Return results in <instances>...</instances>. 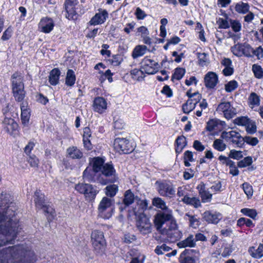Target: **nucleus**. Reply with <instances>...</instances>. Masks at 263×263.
<instances>
[{
	"label": "nucleus",
	"mask_w": 263,
	"mask_h": 263,
	"mask_svg": "<svg viewBox=\"0 0 263 263\" xmlns=\"http://www.w3.org/2000/svg\"><path fill=\"white\" fill-rule=\"evenodd\" d=\"M12 198L9 194H2L0 197V246L14 239L18 233V224L13 220L14 211L10 209Z\"/></svg>",
	"instance_id": "nucleus-1"
},
{
	"label": "nucleus",
	"mask_w": 263,
	"mask_h": 263,
	"mask_svg": "<svg viewBox=\"0 0 263 263\" xmlns=\"http://www.w3.org/2000/svg\"><path fill=\"white\" fill-rule=\"evenodd\" d=\"M23 80V74L17 71L14 72L11 76V81L13 96L15 101L17 102H22L26 96Z\"/></svg>",
	"instance_id": "nucleus-2"
},
{
	"label": "nucleus",
	"mask_w": 263,
	"mask_h": 263,
	"mask_svg": "<svg viewBox=\"0 0 263 263\" xmlns=\"http://www.w3.org/2000/svg\"><path fill=\"white\" fill-rule=\"evenodd\" d=\"M9 253L11 254L12 258L9 260H12L14 263H26L29 260H32L34 262V258H33V253L30 251H26L24 250L22 246H14L10 248Z\"/></svg>",
	"instance_id": "nucleus-3"
},
{
	"label": "nucleus",
	"mask_w": 263,
	"mask_h": 263,
	"mask_svg": "<svg viewBox=\"0 0 263 263\" xmlns=\"http://www.w3.org/2000/svg\"><path fill=\"white\" fill-rule=\"evenodd\" d=\"M99 171L106 177L115 176L116 172L113 165H89L84 171L83 174L87 177L88 175L92 176Z\"/></svg>",
	"instance_id": "nucleus-4"
},
{
	"label": "nucleus",
	"mask_w": 263,
	"mask_h": 263,
	"mask_svg": "<svg viewBox=\"0 0 263 263\" xmlns=\"http://www.w3.org/2000/svg\"><path fill=\"white\" fill-rule=\"evenodd\" d=\"M92 246L97 253L102 255L105 250V240L103 233L98 230H94L91 234Z\"/></svg>",
	"instance_id": "nucleus-5"
},
{
	"label": "nucleus",
	"mask_w": 263,
	"mask_h": 263,
	"mask_svg": "<svg viewBox=\"0 0 263 263\" xmlns=\"http://www.w3.org/2000/svg\"><path fill=\"white\" fill-rule=\"evenodd\" d=\"M113 200L107 197H104L98 206L99 215L104 219H109L113 213Z\"/></svg>",
	"instance_id": "nucleus-6"
},
{
	"label": "nucleus",
	"mask_w": 263,
	"mask_h": 263,
	"mask_svg": "<svg viewBox=\"0 0 263 263\" xmlns=\"http://www.w3.org/2000/svg\"><path fill=\"white\" fill-rule=\"evenodd\" d=\"M221 137L234 147H241L244 145V137H242L239 133L235 130L229 132H223Z\"/></svg>",
	"instance_id": "nucleus-7"
},
{
	"label": "nucleus",
	"mask_w": 263,
	"mask_h": 263,
	"mask_svg": "<svg viewBox=\"0 0 263 263\" xmlns=\"http://www.w3.org/2000/svg\"><path fill=\"white\" fill-rule=\"evenodd\" d=\"M155 185L159 194L162 196L172 197L175 194L173 185L168 181L157 180Z\"/></svg>",
	"instance_id": "nucleus-8"
},
{
	"label": "nucleus",
	"mask_w": 263,
	"mask_h": 263,
	"mask_svg": "<svg viewBox=\"0 0 263 263\" xmlns=\"http://www.w3.org/2000/svg\"><path fill=\"white\" fill-rule=\"evenodd\" d=\"M161 234L166 235L167 238L172 242L180 239L182 236V232L178 229L175 221H171L168 228L163 229L161 231Z\"/></svg>",
	"instance_id": "nucleus-9"
},
{
	"label": "nucleus",
	"mask_w": 263,
	"mask_h": 263,
	"mask_svg": "<svg viewBox=\"0 0 263 263\" xmlns=\"http://www.w3.org/2000/svg\"><path fill=\"white\" fill-rule=\"evenodd\" d=\"M114 145L115 149L120 153L128 154L134 149V146L126 138H116L114 141Z\"/></svg>",
	"instance_id": "nucleus-10"
},
{
	"label": "nucleus",
	"mask_w": 263,
	"mask_h": 263,
	"mask_svg": "<svg viewBox=\"0 0 263 263\" xmlns=\"http://www.w3.org/2000/svg\"><path fill=\"white\" fill-rule=\"evenodd\" d=\"M141 67L142 71L148 74H153L156 73L159 67L158 62L153 59L145 57L141 62Z\"/></svg>",
	"instance_id": "nucleus-11"
},
{
	"label": "nucleus",
	"mask_w": 263,
	"mask_h": 263,
	"mask_svg": "<svg viewBox=\"0 0 263 263\" xmlns=\"http://www.w3.org/2000/svg\"><path fill=\"white\" fill-rule=\"evenodd\" d=\"M136 226L142 235H146L152 232V224L149 218L144 214H140L138 217Z\"/></svg>",
	"instance_id": "nucleus-12"
},
{
	"label": "nucleus",
	"mask_w": 263,
	"mask_h": 263,
	"mask_svg": "<svg viewBox=\"0 0 263 263\" xmlns=\"http://www.w3.org/2000/svg\"><path fill=\"white\" fill-rule=\"evenodd\" d=\"M172 218V212L170 210L160 212L157 213L154 219V223L157 230L161 233V231L162 230L161 229L162 225L167 221H174Z\"/></svg>",
	"instance_id": "nucleus-13"
},
{
	"label": "nucleus",
	"mask_w": 263,
	"mask_h": 263,
	"mask_svg": "<svg viewBox=\"0 0 263 263\" xmlns=\"http://www.w3.org/2000/svg\"><path fill=\"white\" fill-rule=\"evenodd\" d=\"M3 129L9 135L15 137L17 134L18 124L11 118L6 117L3 123Z\"/></svg>",
	"instance_id": "nucleus-14"
},
{
	"label": "nucleus",
	"mask_w": 263,
	"mask_h": 263,
	"mask_svg": "<svg viewBox=\"0 0 263 263\" xmlns=\"http://www.w3.org/2000/svg\"><path fill=\"white\" fill-rule=\"evenodd\" d=\"M78 3V0L65 1V9L67 13L66 16L68 20H74L76 18L77 13L74 7Z\"/></svg>",
	"instance_id": "nucleus-15"
},
{
	"label": "nucleus",
	"mask_w": 263,
	"mask_h": 263,
	"mask_svg": "<svg viewBox=\"0 0 263 263\" xmlns=\"http://www.w3.org/2000/svg\"><path fill=\"white\" fill-rule=\"evenodd\" d=\"M107 108V103L105 98L102 97L95 98L93 102V108L95 111L102 114L106 110Z\"/></svg>",
	"instance_id": "nucleus-16"
},
{
	"label": "nucleus",
	"mask_w": 263,
	"mask_h": 263,
	"mask_svg": "<svg viewBox=\"0 0 263 263\" xmlns=\"http://www.w3.org/2000/svg\"><path fill=\"white\" fill-rule=\"evenodd\" d=\"M39 26L42 32L48 33L53 30L54 24L52 19L49 17H44L41 19Z\"/></svg>",
	"instance_id": "nucleus-17"
},
{
	"label": "nucleus",
	"mask_w": 263,
	"mask_h": 263,
	"mask_svg": "<svg viewBox=\"0 0 263 263\" xmlns=\"http://www.w3.org/2000/svg\"><path fill=\"white\" fill-rule=\"evenodd\" d=\"M108 12L106 10H99V12L95 14L89 21L91 25L102 24L105 22L108 17Z\"/></svg>",
	"instance_id": "nucleus-18"
},
{
	"label": "nucleus",
	"mask_w": 263,
	"mask_h": 263,
	"mask_svg": "<svg viewBox=\"0 0 263 263\" xmlns=\"http://www.w3.org/2000/svg\"><path fill=\"white\" fill-rule=\"evenodd\" d=\"M197 189L203 202H209L211 201L213 195L206 190L205 185L201 183L199 184Z\"/></svg>",
	"instance_id": "nucleus-19"
},
{
	"label": "nucleus",
	"mask_w": 263,
	"mask_h": 263,
	"mask_svg": "<svg viewBox=\"0 0 263 263\" xmlns=\"http://www.w3.org/2000/svg\"><path fill=\"white\" fill-rule=\"evenodd\" d=\"M180 248L190 247L193 248L196 246V240L193 235H190L186 239L177 243Z\"/></svg>",
	"instance_id": "nucleus-20"
},
{
	"label": "nucleus",
	"mask_w": 263,
	"mask_h": 263,
	"mask_svg": "<svg viewBox=\"0 0 263 263\" xmlns=\"http://www.w3.org/2000/svg\"><path fill=\"white\" fill-rule=\"evenodd\" d=\"M147 50V48L145 45H137L133 49L132 57L134 59L144 55Z\"/></svg>",
	"instance_id": "nucleus-21"
},
{
	"label": "nucleus",
	"mask_w": 263,
	"mask_h": 263,
	"mask_svg": "<svg viewBox=\"0 0 263 263\" xmlns=\"http://www.w3.org/2000/svg\"><path fill=\"white\" fill-rule=\"evenodd\" d=\"M61 72L58 68L53 69L49 76V82L52 85H56L59 83Z\"/></svg>",
	"instance_id": "nucleus-22"
},
{
	"label": "nucleus",
	"mask_w": 263,
	"mask_h": 263,
	"mask_svg": "<svg viewBox=\"0 0 263 263\" xmlns=\"http://www.w3.org/2000/svg\"><path fill=\"white\" fill-rule=\"evenodd\" d=\"M67 156L72 159H80L83 157L82 152L76 146L69 147L67 149Z\"/></svg>",
	"instance_id": "nucleus-23"
},
{
	"label": "nucleus",
	"mask_w": 263,
	"mask_h": 263,
	"mask_svg": "<svg viewBox=\"0 0 263 263\" xmlns=\"http://www.w3.org/2000/svg\"><path fill=\"white\" fill-rule=\"evenodd\" d=\"M88 190L85 192L84 195L86 199L88 201H92L95 199L98 191L96 187H94L91 184H89V187Z\"/></svg>",
	"instance_id": "nucleus-24"
},
{
	"label": "nucleus",
	"mask_w": 263,
	"mask_h": 263,
	"mask_svg": "<svg viewBox=\"0 0 263 263\" xmlns=\"http://www.w3.org/2000/svg\"><path fill=\"white\" fill-rule=\"evenodd\" d=\"M175 150L177 154H180L186 145V138L181 136H179L175 141Z\"/></svg>",
	"instance_id": "nucleus-25"
},
{
	"label": "nucleus",
	"mask_w": 263,
	"mask_h": 263,
	"mask_svg": "<svg viewBox=\"0 0 263 263\" xmlns=\"http://www.w3.org/2000/svg\"><path fill=\"white\" fill-rule=\"evenodd\" d=\"M182 201L186 204L193 206L195 208L200 207L201 202L198 197H190L189 196L183 198Z\"/></svg>",
	"instance_id": "nucleus-26"
},
{
	"label": "nucleus",
	"mask_w": 263,
	"mask_h": 263,
	"mask_svg": "<svg viewBox=\"0 0 263 263\" xmlns=\"http://www.w3.org/2000/svg\"><path fill=\"white\" fill-rule=\"evenodd\" d=\"M204 85L209 89L214 88V72L209 71L204 76Z\"/></svg>",
	"instance_id": "nucleus-27"
},
{
	"label": "nucleus",
	"mask_w": 263,
	"mask_h": 263,
	"mask_svg": "<svg viewBox=\"0 0 263 263\" xmlns=\"http://www.w3.org/2000/svg\"><path fill=\"white\" fill-rule=\"evenodd\" d=\"M76 80V77L74 72L72 69H68L66 73L65 84L67 86L72 87L75 84Z\"/></svg>",
	"instance_id": "nucleus-28"
},
{
	"label": "nucleus",
	"mask_w": 263,
	"mask_h": 263,
	"mask_svg": "<svg viewBox=\"0 0 263 263\" xmlns=\"http://www.w3.org/2000/svg\"><path fill=\"white\" fill-rule=\"evenodd\" d=\"M250 6L248 3L240 2L235 5V10L238 13L246 14L249 11Z\"/></svg>",
	"instance_id": "nucleus-29"
},
{
	"label": "nucleus",
	"mask_w": 263,
	"mask_h": 263,
	"mask_svg": "<svg viewBox=\"0 0 263 263\" xmlns=\"http://www.w3.org/2000/svg\"><path fill=\"white\" fill-rule=\"evenodd\" d=\"M153 204L159 209L165 211H169L167 206L166 205L165 201L161 198L156 197L153 200Z\"/></svg>",
	"instance_id": "nucleus-30"
},
{
	"label": "nucleus",
	"mask_w": 263,
	"mask_h": 263,
	"mask_svg": "<svg viewBox=\"0 0 263 263\" xmlns=\"http://www.w3.org/2000/svg\"><path fill=\"white\" fill-rule=\"evenodd\" d=\"M198 63L201 66H206L210 63L209 55L204 52L198 53Z\"/></svg>",
	"instance_id": "nucleus-31"
},
{
	"label": "nucleus",
	"mask_w": 263,
	"mask_h": 263,
	"mask_svg": "<svg viewBox=\"0 0 263 263\" xmlns=\"http://www.w3.org/2000/svg\"><path fill=\"white\" fill-rule=\"evenodd\" d=\"M34 201L36 207L38 208H42L45 205L44 196L42 194H40L39 192L36 191L35 193Z\"/></svg>",
	"instance_id": "nucleus-32"
},
{
	"label": "nucleus",
	"mask_w": 263,
	"mask_h": 263,
	"mask_svg": "<svg viewBox=\"0 0 263 263\" xmlns=\"http://www.w3.org/2000/svg\"><path fill=\"white\" fill-rule=\"evenodd\" d=\"M135 199L134 194L130 190H127L124 194V198L123 201L126 205H129L133 203Z\"/></svg>",
	"instance_id": "nucleus-33"
},
{
	"label": "nucleus",
	"mask_w": 263,
	"mask_h": 263,
	"mask_svg": "<svg viewBox=\"0 0 263 263\" xmlns=\"http://www.w3.org/2000/svg\"><path fill=\"white\" fill-rule=\"evenodd\" d=\"M185 73V69L180 67L176 68L175 72L172 77V81H174L175 79L177 80H180L183 77Z\"/></svg>",
	"instance_id": "nucleus-34"
},
{
	"label": "nucleus",
	"mask_w": 263,
	"mask_h": 263,
	"mask_svg": "<svg viewBox=\"0 0 263 263\" xmlns=\"http://www.w3.org/2000/svg\"><path fill=\"white\" fill-rule=\"evenodd\" d=\"M202 133L207 136L214 135V119H210L207 122L205 130L203 131Z\"/></svg>",
	"instance_id": "nucleus-35"
},
{
	"label": "nucleus",
	"mask_w": 263,
	"mask_h": 263,
	"mask_svg": "<svg viewBox=\"0 0 263 263\" xmlns=\"http://www.w3.org/2000/svg\"><path fill=\"white\" fill-rule=\"evenodd\" d=\"M118 190V187L117 185H109L105 187V194L108 196L114 197L116 194Z\"/></svg>",
	"instance_id": "nucleus-36"
},
{
	"label": "nucleus",
	"mask_w": 263,
	"mask_h": 263,
	"mask_svg": "<svg viewBox=\"0 0 263 263\" xmlns=\"http://www.w3.org/2000/svg\"><path fill=\"white\" fill-rule=\"evenodd\" d=\"M172 249L167 246L166 244L163 243L161 246H157L156 248L155 249V252L157 255H162L165 252H167L171 250H172Z\"/></svg>",
	"instance_id": "nucleus-37"
},
{
	"label": "nucleus",
	"mask_w": 263,
	"mask_h": 263,
	"mask_svg": "<svg viewBox=\"0 0 263 263\" xmlns=\"http://www.w3.org/2000/svg\"><path fill=\"white\" fill-rule=\"evenodd\" d=\"M259 97L254 92L251 93L249 98V102L250 106L253 108L254 106H258L259 104Z\"/></svg>",
	"instance_id": "nucleus-38"
},
{
	"label": "nucleus",
	"mask_w": 263,
	"mask_h": 263,
	"mask_svg": "<svg viewBox=\"0 0 263 263\" xmlns=\"http://www.w3.org/2000/svg\"><path fill=\"white\" fill-rule=\"evenodd\" d=\"M105 157L102 156L90 158L89 164H109L108 163H105Z\"/></svg>",
	"instance_id": "nucleus-39"
},
{
	"label": "nucleus",
	"mask_w": 263,
	"mask_h": 263,
	"mask_svg": "<svg viewBox=\"0 0 263 263\" xmlns=\"http://www.w3.org/2000/svg\"><path fill=\"white\" fill-rule=\"evenodd\" d=\"M227 127V124L224 121L219 119H215V135L217 134L216 130L221 132Z\"/></svg>",
	"instance_id": "nucleus-40"
},
{
	"label": "nucleus",
	"mask_w": 263,
	"mask_h": 263,
	"mask_svg": "<svg viewBox=\"0 0 263 263\" xmlns=\"http://www.w3.org/2000/svg\"><path fill=\"white\" fill-rule=\"evenodd\" d=\"M246 132L249 134H253L256 132V126L255 122L250 120L246 125Z\"/></svg>",
	"instance_id": "nucleus-41"
},
{
	"label": "nucleus",
	"mask_w": 263,
	"mask_h": 263,
	"mask_svg": "<svg viewBox=\"0 0 263 263\" xmlns=\"http://www.w3.org/2000/svg\"><path fill=\"white\" fill-rule=\"evenodd\" d=\"M186 217H188L190 221V226L194 228H196L199 225L200 222L198 218L195 216L191 215L187 213L185 214Z\"/></svg>",
	"instance_id": "nucleus-42"
},
{
	"label": "nucleus",
	"mask_w": 263,
	"mask_h": 263,
	"mask_svg": "<svg viewBox=\"0 0 263 263\" xmlns=\"http://www.w3.org/2000/svg\"><path fill=\"white\" fill-rule=\"evenodd\" d=\"M252 70L256 78L260 79L263 77V70L259 65L254 64L252 66Z\"/></svg>",
	"instance_id": "nucleus-43"
},
{
	"label": "nucleus",
	"mask_w": 263,
	"mask_h": 263,
	"mask_svg": "<svg viewBox=\"0 0 263 263\" xmlns=\"http://www.w3.org/2000/svg\"><path fill=\"white\" fill-rule=\"evenodd\" d=\"M244 192L247 195L248 198L252 197L253 193L252 186L248 183L245 182L242 184Z\"/></svg>",
	"instance_id": "nucleus-44"
},
{
	"label": "nucleus",
	"mask_w": 263,
	"mask_h": 263,
	"mask_svg": "<svg viewBox=\"0 0 263 263\" xmlns=\"http://www.w3.org/2000/svg\"><path fill=\"white\" fill-rule=\"evenodd\" d=\"M136 236L133 234L127 233L124 234L122 238L123 241L126 243H130L136 240Z\"/></svg>",
	"instance_id": "nucleus-45"
},
{
	"label": "nucleus",
	"mask_w": 263,
	"mask_h": 263,
	"mask_svg": "<svg viewBox=\"0 0 263 263\" xmlns=\"http://www.w3.org/2000/svg\"><path fill=\"white\" fill-rule=\"evenodd\" d=\"M250 120L247 117L241 116L236 118L234 121V123L238 125L246 126Z\"/></svg>",
	"instance_id": "nucleus-46"
},
{
	"label": "nucleus",
	"mask_w": 263,
	"mask_h": 263,
	"mask_svg": "<svg viewBox=\"0 0 263 263\" xmlns=\"http://www.w3.org/2000/svg\"><path fill=\"white\" fill-rule=\"evenodd\" d=\"M237 86V82L235 80H232L225 84V90L227 92H231L235 90Z\"/></svg>",
	"instance_id": "nucleus-47"
},
{
	"label": "nucleus",
	"mask_w": 263,
	"mask_h": 263,
	"mask_svg": "<svg viewBox=\"0 0 263 263\" xmlns=\"http://www.w3.org/2000/svg\"><path fill=\"white\" fill-rule=\"evenodd\" d=\"M231 104L229 102H224L220 103L216 110L217 111H221L223 114L229 108H230Z\"/></svg>",
	"instance_id": "nucleus-48"
},
{
	"label": "nucleus",
	"mask_w": 263,
	"mask_h": 263,
	"mask_svg": "<svg viewBox=\"0 0 263 263\" xmlns=\"http://www.w3.org/2000/svg\"><path fill=\"white\" fill-rule=\"evenodd\" d=\"M89 187V184L86 183H78L76 185L75 189L77 191L81 194H84L85 192L88 190V187Z\"/></svg>",
	"instance_id": "nucleus-49"
},
{
	"label": "nucleus",
	"mask_w": 263,
	"mask_h": 263,
	"mask_svg": "<svg viewBox=\"0 0 263 263\" xmlns=\"http://www.w3.org/2000/svg\"><path fill=\"white\" fill-rule=\"evenodd\" d=\"M184 164H190L189 162H193V154L190 151H186L184 154Z\"/></svg>",
	"instance_id": "nucleus-50"
},
{
	"label": "nucleus",
	"mask_w": 263,
	"mask_h": 263,
	"mask_svg": "<svg viewBox=\"0 0 263 263\" xmlns=\"http://www.w3.org/2000/svg\"><path fill=\"white\" fill-rule=\"evenodd\" d=\"M230 24L233 30L237 32L241 29V25L238 21L230 20Z\"/></svg>",
	"instance_id": "nucleus-51"
},
{
	"label": "nucleus",
	"mask_w": 263,
	"mask_h": 263,
	"mask_svg": "<svg viewBox=\"0 0 263 263\" xmlns=\"http://www.w3.org/2000/svg\"><path fill=\"white\" fill-rule=\"evenodd\" d=\"M217 24L219 28L227 29L230 27V24L225 18H219L217 21Z\"/></svg>",
	"instance_id": "nucleus-52"
},
{
	"label": "nucleus",
	"mask_w": 263,
	"mask_h": 263,
	"mask_svg": "<svg viewBox=\"0 0 263 263\" xmlns=\"http://www.w3.org/2000/svg\"><path fill=\"white\" fill-rule=\"evenodd\" d=\"M241 212L253 219L255 218L257 215L256 211L253 209L245 208L241 210Z\"/></svg>",
	"instance_id": "nucleus-53"
},
{
	"label": "nucleus",
	"mask_w": 263,
	"mask_h": 263,
	"mask_svg": "<svg viewBox=\"0 0 263 263\" xmlns=\"http://www.w3.org/2000/svg\"><path fill=\"white\" fill-rule=\"evenodd\" d=\"M226 148V144L221 139L215 140V149L222 151Z\"/></svg>",
	"instance_id": "nucleus-54"
},
{
	"label": "nucleus",
	"mask_w": 263,
	"mask_h": 263,
	"mask_svg": "<svg viewBox=\"0 0 263 263\" xmlns=\"http://www.w3.org/2000/svg\"><path fill=\"white\" fill-rule=\"evenodd\" d=\"M30 117V110L21 111V120L23 124L28 123Z\"/></svg>",
	"instance_id": "nucleus-55"
},
{
	"label": "nucleus",
	"mask_w": 263,
	"mask_h": 263,
	"mask_svg": "<svg viewBox=\"0 0 263 263\" xmlns=\"http://www.w3.org/2000/svg\"><path fill=\"white\" fill-rule=\"evenodd\" d=\"M244 143L246 142L247 143L251 145L252 146H255L258 143V140L256 137H251L250 136H246L243 138Z\"/></svg>",
	"instance_id": "nucleus-56"
},
{
	"label": "nucleus",
	"mask_w": 263,
	"mask_h": 263,
	"mask_svg": "<svg viewBox=\"0 0 263 263\" xmlns=\"http://www.w3.org/2000/svg\"><path fill=\"white\" fill-rule=\"evenodd\" d=\"M249 48L258 59L263 57V48L261 46L258 47L255 50H254L249 46Z\"/></svg>",
	"instance_id": "nucleus-57"
},
{
	"label": "nucleus",
	"mask_w": 263,
	"mask_h": 263,
	"mask_svg": "<svg viewBox=\"0 0 263 263\" xmlns=\"http://www.w3.org/2000/svg\"><path fill=\"white\" fill-rule=\"evenodd\" d=\"M13 32L12 28L11 26L8 27V28L4 32L3 35L1 37L3 41H7L9 40L12 35Z\"/></svg>",
	"instance_id": "nucleus-58"
},
{
	"label": "nucleus",
	"mask_w": 263,
	"mask_h": 263,
	"mask_svg": "<svg viewBox=\"0 0 263 263\" xmlns=\"http://www.w3.org/2000/svg\"><path fill=\"white\" fill-rule=\"evenodd\" d=\"M188 192L189 191L187 188L184 186H182L178 188L177 194L180 197H183V198H185L189 196Z\"/></svg>",
	"instance_id": "nucleus-59"
},
{
	"label": "nucleus",
	"mask_w": 263,
	"mask_h": 263,
	"mask_svg": "<svg viewBox=\"0 0 263 263\" xmlns=\"http://www.w3.org/2000/svg\"><path fill=\"white\" fill-rule=\"evenodd\" d=\"M252 256L256 258H260L263 256V245L260 244L255 253L252 254Z\"/></svg>",
	"instance_id": "nucleus-60"
},
{
	"label": "nucleus",
	"mask_w": 263,
	"mask_h": 263,
	"mask_svg": "<svg viewBox=\"0 0 263 263\" xmlns=\"http://www.w3.org/2000/svg\"><path fill=\"white\" fill-rule=\"evenodd\" d=\"M203 218L208 223L214 222V215L210 211H205L203 214Z\"/></svg>",
	"instance_id": "nucleus-61"
},
{
	"label": "nucleus",
	"mask_w": 263,
	"mask_h": 263,
	"mask_svg": "<svg viewBox=\"0 0 263 263\" xmlns=\"http://www.w3.org/2000/svg\"><path fill=\"white\" fill-rule=\"evenodd\" d=\"M236 114V109L231 107V105L230 106V108L228 109L224 113V117L228 119H230L232 118Z\"/></svg>",
	"instance_id": "nucleus-62"
},
{
	"label": "nucleus",
	"mask_w": 263,
	"mask_h": 263,
	"mask_svg": "<svg viewBox=\"0 0 263 263\" xmlns=\"http://www.w3.org/2000/svg\"><path fill=\"white\" fill-rule=\"evenodd\" d=\"M135 14L138 20H143L146 16L145 12L139 7L137 8Z\"/></svg>",
	"instance_id": "nucleus-63"
},
{
	"label": "nucleus",
	"mask_w": 263,
	"mask_h": 263,
	"mask_svg": "<svg viewBox=\"0 0 263 263\" xmlns=\"http://www.w3.org/2000/svg\"><path fill=\"white\" fill-rule=\"evenodd\" d=\"M123 61L122 57L119 54H116L112 56L111 63L114 66L119 65Z\"/></svg>",
	"instance_id": "nucleus-64"
}]
</instances>
